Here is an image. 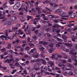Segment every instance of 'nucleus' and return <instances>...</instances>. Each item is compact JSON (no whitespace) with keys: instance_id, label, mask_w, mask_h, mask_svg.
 I'll return each instance as SVG.
<instances>
[{"instance_id":"f257e3e1","label":"nucleus","mask_w":77,"mask_h":77,"mask_svg":"<svg viewBox=\"0 0 77 77\" xmlns=\"http://www.w3.org/2000/svg\"><path fill=\"white\" fill-rule=\"evenodd\" d=\"M50 3H49V5L51 6H53V5L56 3V2L57 1V0H50Z\"/></svg>"},{"instance_id":"f03ea898","label":"nucleus","mask_w":77,"mask_h":77,"mask_svg":"<svg viewBox=\"0 0 77 77\" xmlns=\"http://www.w3.org/2000/svg\"><path fill=\"white\" fill-rule=\"evenodd\" d=\"M73 11H72L70 12L69 13V15H70V16L72 18H74L75 17V16L74 15V14L72 13Z\"/></svg>"},{"instance_id":"7ed1b4c3","label":"nucleus","mask_w":77,"mask_h":77,"mask_svg":"<svg viewBox=\"0 0 77 77\" xmlns=\"http://www.w3.org/2000/svg\"><path fill=\"white\" fill-rule=\"evenodd\" d=\"M9 31V30H6L5 32V34H6L4 38H5L6 40H8V32Z\"/></svg>"},{"instance_id":"20e7f679","label":"nucleus","mask_w":77,"mask_h":77,"mask_svg":"<svg viewBox=\"0 0 77 77\" xmlns=\"http://www.w3.org/2000/svg\"><path fill=\"white\" fill-rule=\"evenodd\" d=\"M62 14H61V16L62 17H69V16L68 15H67V16H66V13L62 11Z\"/></svg>"},{"instance_id":"39448f33","label":"nucleus","mask_w":77,"mask_h":77,"mask_svg":"<svg viewBox=\"0 0 77 77\" xmlns=\"http://www.w3.org/2000/svg\"><path fill=\"white\" fill-rule=\"evenodd\" d=\"M17 18L16 16H11L10 17V19L11 20H12V21H14L16 20Z\"/></svg>"},{"instance_id":"423d86ee","label":"nucleus","mask_w":77,"mask_h":77,"mask_svg":"<svg viewBox=\"0 0 77 77\" xmlns=\"http://www.w3.org/2000/svg\"><path fill=\"white\" fill-rule=\"evenodd\" d=\"M55 12L56 13H57V14H59V13H61V12H62V9H57L55 11Z\"/></svg>"},{"instance_id":"0eeeda50","label":"nucleus","mask_w":77,"mask_h":77,"mask_svg":"<svg viewBox=\"0 0 77 77\" xmlns=\"http://www.w3.org/2000/svg\"><path fill=\"white\" fill-rule=\"evenodd\" d=\"M39 51H42L43 49H45V48L43 47L42 46H40L39 47Z\"/></svg>"},{"instance_id":"6e6552de","label":"nucleus","mask_w":77,"mask_h":77,"mask_svg":"<svg viewBox=\"0 0 77 77\" xmlns=\"http://www.w3.org/2000/svg\"><path fill=\"white\" fill-rule=\"evenodd\" d=\"M54 51V49L53 48H51L49 50L48 52L50 53H52Z\"/></svg>"},{"instance_id":"1a4fd4ad","label":"nucleus","mask_w":77,"mask_h":77,"mask_svg":"<svg viewBox=\"0 0 77 77\" xmlns=\"http://www.w3.org/2000/svg\"><path fill=\"white\" fill-rule=\"evenodd\" d=\"M6 23L7 24H8V25H11V22L9 20H7Z\"/></svg>"},{"instance_id":"9d476101","label":"nucleus","mask_w":77,"mask_h":77,"mask_svg":"<svg viewBox=\"0 0 77 77\" xmlns=\"http://www.w3.org/2000/svg\"><path fill=\"white\" fill-rule=\"evenodd\" d=\"M16 5H17V7L19 8H20V6L21 5V4H20V3L19 2H17L16 4Z\"/></svg>"},{"instance_id":"9b49d317","label":"nucleus","mask_w":77,"mask_h":77,"mask_svg":"<svg viewBox=\"0 0 77 77\" xmlns=\"http://www.w3.org/2000/svg\"><path fill=\"white\" fill-rule=\"evenodd\" d=\"M66 45L67 46H68L69 47H72V44H69V43H66Z\"/></svg>"},{"instance_id":"f8f14e48","label":"nucleus","mask_w":77,"mask_h":77,"mask_svg":"<svg viewBox=\"0 0 77 77\" xmlns=\"http://www.w3.org/2000/svg\"><path fill=\"white\" fill-rule=\"evenodd\" d=\"M40 60L42 62L43 65L46 63V61L45 60H43L42 59H40Z\"/></svg>"},{"instance_id":"ddd939ff","label":"nucleus","mask_w":77,"mask_h":77,"mask_svg":"<svg viewBox=\"0 0 77 77\" xmlns=\"http://www.w3.org/2000/svg\"><path fill=\"white\" fill-rule=\"evenodd\" d=\"M19 42H20V40L18 39L16 40L13 42V44H14L15 43H19Z\"/></svg>"},{"instance_id":"4468645a","label":"nucleus","mask_w":77,"mask_h":77,"mask_svg":"<svg viewBox=\"0 0 77 77\" xmlns=\"http://www.w3.org/2000/svg\"><path fill=\"white\" fill-rule=\"evenodd\" d=\"M18 7L17 6V5H16V4H15L14 6H13V9H18Z\"/></svg>"},{"instance_id":"2eb2a0df","label":"nucleus","mask_w":77,"mask_h":77,"mask_svg":"<svg viewBox=\"0 0 77 77\" xmlns=\"http://www.w3.org/2000/svg\"><path fill=\"white\" fill-rule=\"evenodd\" d=\"M49 64L51 65V67H52V66H53V65H54V63H53V62L51 61H49Z\"/></svg>"},{"instance_id":"dca6fc26","label":"nucleus","mask_w":77,"mask_h":77,"mask_svg":"<svg viewBox=\"0 0 77 77\" xmlns=\"http://www.w3.org/2000/svg\"><path fill=\"white\" fill-rule=\"evenodd\" d=\"M53 21L55 23H57L59 21V19H54L53 20Z\"/></svg>"},{"instance_id":"f3484780","label":"nucleus","mask_w":77,"mask_h":77,"mask_svg":"<svg viewBox=\"0 0 77 77\" xmlns=\"http://www.w3.org/2000/svg\"><path fill=\"white\" fill-rule=\"evenodd\" d=\"M67 74H68L69 76H70L71 75H73V73H72V72H70Z\"/></svg>"},{"instance_id":"a211bd4d","label":"nucleus","mask_w":77,"mask_h":77,"mask_svg":"<svg viewBox=\"0 0 77 77\" xmlns=\"http://www.w3.org/2000/svg\"><path fill=\"white\" fill-rule=\"evenodd\" d=\"M38 56H39V54H37L35 55L33 57L35 58H37V57H38Z\"/></svg>"},{"instance_id":"6ab92c4d","label":"nucleus","mask_w":77,"mask_h":77,"mask_svg":"<svg viewBox=\"0 0 77 77\" xmlns=\"http://www.w3.org/2000/svg\"><path fill=\"white\" fill-rule=\"evenodd\" d=\"M15 35L14 34V35H13V36H11L10 37V39H11V40H12L14 38V37H15Z\"/></svg>"},{"instance_id":"aec40b11","label":"nucleus","mask_w":77,"mask_h":77,"mask_svg":"<svg viewBox=\"0 0 77 77\" xmlns=\"http://www.w3.org/2000/svg\"><path fill=\"white\" fill-rule=\"evenodd\" d=\"M1 52H5V51H6V48H4L2 49H1Z\"/></svg>"},{"instance_id":"412c9836","label":"nucleus","mask_w":77,"mask_h":77,"mask_svg":"<svg viewBox=\"0 0 77 77\" xmlns=\"http://www.w3.org/2000/svg\"><path fill=\"white\" fill-rule=\"evenodd\" d=\"M26 31H27L28 33H31V30L30 28H29L27 29V30H26Z\"/></svg>"},{"instance_id":"4be33fe9","label":"nucleus","mask_w":77,"mask_h":77,"mask_svg":"<svg viewBox=\"0 0 77 77\" xmlns=\"http://www.w3.org/2000/svg\"><path fill=\"white\" fill-rule=\"evenodd\" d=\"M67 65V66H70V67H71V68L72 67V65L70 63H68Z\"/></svg>"},{"instance_id":"5701e85b","label":"nucleus","mask_w":77,"mask_h":77,"mask_svg":"<svg viewBox=\"0 0 77 77\" xmlns=\"http://www.w3.org/2000/svg\"><path fill=\"white\" fill-rule=\"evenodd\" d=\"M62 9H65V10H66V9H68V7L66 6H63L62 7Z\"/></svg>"},{"instance_id":"b1692460","label":"nucleus","mask_w":77,"mask_h":77,"mask_svg":"<svg viewBox=\"0 0 77 77\" xmlns=\"http://www.w3.org/2000/svg\"><path fill=\"white\" fill-rule=\"evenodd\" d=\"M45 9L46 10H47V11H50V12H51L52 11L51 10H50V9L48 8V7H45Z\"/></svg>"},{"instance_id":"393cba45","label":"nucleus","mask_w":77,"mask_h":77,"mask_svg":"<svg viewBox=\"0 0 77 77\" xmlns=\"http://www.w3.org/2000/svg\"><path fill=\"white\" fill-rule=\"evenodd\" d=\"M57 41H58L59 42H61V41H62V39L59 38H57Z\"/></svg>"},{"instance_id":"a878e982","label":"nucleus","mask_w":77,"mask_h":77,"mask_svg":"<svg viewBox=\"0 0 77 77\" xmlns=\"http://www.w3.org/2000/svg\"><path fill=\"white\" fill-rule=\"evenodd\" d=\"M7 19L6 18H5L4 19H3L2 20V22H5V21H6V20H7Z\"/></svg>"},{"instance_id":"bb28decb","label":"nucleus","mask_w":77,"mask_h":77,"mask_svg":"<svg viewBox=\"0 0 77 77\" xmlns=\"http://www.w3.org/2000/svg\"><path fill=\"white\" fill-rule=\"evenodd\" d=\"M67 62H71V63H72V61H71V58H69L68 60H67Z\"/></svg>"},{"instance_id":"cd10ccee","label":"nucleus","mask_w":77,"mask_h":77,"mask_svg":"<svg viewBox=\"0 0 77 77\" xmlns=\"http://www.w3.org/2000/svg\"><path fill=\"white\" fill-rule=\"evenodd\" d=\"M36 28L35 27H32L31 28V30H32V31H33L35 30V29Z\"/></svg>"},{"instance_id":"c85d7f7f","label":"nucleus","mask_w":77,"mask_h":77,"mask_svg":"<svg viewBox=\"0 0 77 77\" xmlns=\"http://www.w3.org/2000/svg\"><path fill=\"white\" fill-rule=\"evenodd\" d=\"M66 74H68V72H64L63 73V75H64L66 76V75H66Z\"/></svg>"},{"instance_id":"c756f323","label":"nucleus","mask_w":77,"mask_h":77,"mask_svg":"<svg viewBox=\"0 0 77 77\" xmlns=\"http://www.w3.org/2000/svg\"><path fill=\"white\" fill-rule=\"evenodd\" d=\"M45 3H50V1H48V0H45Z\"/></svg>"},{"instance_id":"7c9ffc66","label":"nucleus","mask_w":77,"mask_h":77,"mask_svg":"<svg viewBox=\"0 0 77 77\" xmlns=\"http://www.w3.org/2000/svg\"><path fill=\"white\" fill-rule=\"evenodd\" d=\"M68 38V37H66V36H63L62 37V38L63 39H66V38Z\"/></svg>"},{"instance_id":"2f4dec72","label":"nucleus","mask_w":77,"mask_h":77,"mask_svg":"<svg viewBox=\"0 0 77 77\" xmlns=\"http://www.w3.org/2000/svg\"><path fill=\"white\" fill-rule=\"evenodd\" d=\"M29 27V25H28L27 26L26 28L25 29V31H27V29H28V28Z\"/></svg>"},{"instance_id":"473e14b6","label":"nucleus","mask_w":77,"mask_h":77,"mask_svg":"<svg viewBox=\"0 0 77 77\" xmlns=\"http://www.w3.org/2000/svg\"><path fill=\"white\" fill-rule=\"evenodd\" d=\"M69 1L71 3H73L74 2V0H69Z\"/></svg>"},{"instance_id":"72a5a7b5","label":"nucleus","mask_w":77,"mask_h":77,"mask_svg":"<svg viewBox=\"0 0 77 77\" xmlns=\"http://www.w3.org/2000/svg\"><path fill=\"white\" fill-rule=\"evenodd\" d=\"M26 63H21V65L22 66H25V65H26Z\"/></svg>"},{"instance_id":"f704fd0d","label":"nucleus","mask_w":77,"mask_h":77,"mask_svg":"<svg viewBox=\"0 0 77 77\" xmlns=\"http://www.w3.org/2000/svg\"><path fill=\"white\" fill-rule=\"evenodd\" d=\"M50 75H56V73L53 72L50 73Z\"/></svg>"},{"instance_id":"c9c22d12","label":"nucleus","mask_w":77,"mask_h":77,"mask_svg":"<svg viewBox=\"0 0 77 77\" xmlns=\"http://www.w3.org/2000/svg\"><path fill=\"white\" fill-rule=\"evenodd\" d=\"M29 3L30 5V7H32L33 6V5H32V4L30 1L29 2Z\"/></svg>"},{"instance_id":"e433bc0d","label":"nucleus","mask_w":77,"mask_h":77,"mask_svg":"<svg viewBox=\"0 0 77 77\" xmlns=\"http://www.w3.org/2000/svg\"><path fill=\"white\" fill-rule=\"evenodd\" d=\"M38 3H39V2H37L35 4V6H38Z\"/></svg>"},{"instance_id":"4c0bfd02","label":"nucleus","mask_w":77,"mask_h":77,"mask_svg":"<svg viewBox=\"0 0 77 77\" xmlns=\"http://www.w3.org/2000/svg\"><path fill=\"white\" fill-rule=\"evenodd\" d=\"M51 57L53 60H54V58L55 57V55H52V56H51Z\"/></svg>"},{"instance_id":"58836bf2","label":"nucleus","mask_w":77,"mask_h":77,"mask_svg":"<svg viewBox=\"0 0 77 77\" xmlns=\"http://www.w3.org/2000/svg\"><path fill=\"white\" fill-rule=\"evenodd\" d=\"M45 16V14H41V17H42V18H44V17Z\"/></svg>"},{"instance_id":"ea45409f","label":"nucleus","mask_w":77,"mask_h":77,"mask_svg":"<svg viewBox=\"0 0 77 77\" xmlns=\"http://www.w3.org/2000/svg\"><path fill=\"white\" fill-rule=\"evenodd\" d=\"M73 52V51H71L69 52V54H72Z\"/></svg>"},{"instance_id":"a19ab883","label":"nucleus","mask_w":77,"mask_h":77,"mask_svg":"<svg viewBox=\"0 0 77 77\" xmlns=\"http://www.w3.org/2000/svg\"><path fill=\"white\" fill-rule=\"evenodd\" d=\"M7 47L11 48V44L9 43L7 46Z\"/></svg>"},{"instance_id":"79ce46f5","label":"nucleus","mask_w":77,"mask_h":77,"mask_svg":"<svg viewBox=\"0 0 77 77\" xmlns=\"http://www.w3.org/2000/svg\"><path fill=\"white\" fill-rule=\"evenodd\" d=\"M23 8L21 7L18 9V11H21V10H23Z\"/></svg>"},{"instance_id":"37998d69","label":"nucleus","mask_w":77,"mask_h":77,"mask_svg":"<svg viewBox=\"0 0 77 77\" xmlns=\"http://www.w3.org/2000/svg\"><path fill=\"white\" fill-rule=\"evenodd\" d=\"M44 71H45V70H46V71H47V67L45 66L44 68Z\"/></svg>"},{"instance_id":"c03bdc74","label":"nucleus","mask_w":77,"mask_h":77,"mask_svg":"<svg viewBox=\"0 0 77 77\" xmlns=\"http://www.w3.org/2000/svg\"><path fill=\"white\" fill-rule=\"evenodd\" d=\"M36 11H41L40 10V8H37L36 9Z\"/></svg>"},{"instance_id":"a18cd8bd","label":"nucleus","mask_w":77,"mask_h":77,"mask_svg":"<svg viewBox=\"0 0 77 77\" xmlns=\"http://www.w3.org/2000/svg\"><path fill=\"white\" fill-rule=\"evenodd\" d=\"M40 56L42 57H45V56L43 55V54H40Z\"/></svg>"},{"instance_id":"49530a36","label":"nucleus","mask_w":77,"mask_h":77,"mask_svg":"<svg viewBox=\"0 0 77 77\" xmlns=\"http://www.w3.org/2000/svg\"><path fill=\"white\" fill-rule=\"evenodd\" d=\"M60 46V45L59 44V43H58L56 45V47H59Z\"/></svg>"},{"instance_id":"de8ad7c7","label":"nucleus","mask_w":77,"mask_h":77,"mask_svg":"<svg viewBox=\"0 0 77 77\" xmlns=\"http://www.w3.org/2000/svg\"><path fill=\"white\" fill-rule=\"evenodd\" d=\"M69 26H74V24H72L71 23H70L69 24Z\"/></svg>"},{"instance_id":"09e8293b","label":"nucleus","mask_w":77,"mask_h":77,"mask_svg":"<svg viewBox=\"0 0 77 77\" xmlns=\"http://www.w3.org/2000/svg\"><path fill=\"white\" fill-rule=\"evenodd\" d=\"M12 30L13 32H15V30L16 31V29H15V27H13L12 28Z\"/></svg>"},{"instance_id":"8fccbe9b","label":"nucleus","mask_w":77,"mask_h":77,"mask_svg":"<svg viewBox=\"0 0 77 77\" xmlns=\"http://www.w3.org/2000/svg\"><path fill=\"white\" fill-rule=\"evenodd\" d=\"M48 71H50V72H52L51 69L50 68H48Z\"/></svg>"},{"instance_id":"3c124183","label":"nucleus","mask_w":77,"mask_h":77,"mask_svg":"<svg viewBox=\"0 0 77 77\" xmlns=\"http://www.w3.org/2000/svg\"><path fill=\"white\" fill-rule=\"evenodd\" d=\"M67 31L69 32H71V28H69L67 30Z\"/></svg>"},{"instance_id":"603ef678","label":"nucleus","mask_w":77,"mask_h":77,"mask_svg":"<svg viewBox=\"0 0 77 77\" xmlns=\"http://www.w3.org/2000/svg\"><path fill=\"white\" fill-rule=\"evenodd\" d=\"M23 73L25 74H27V71L26 70L23 71Z\"/></svg>"},{"instance_id":"864d4df0","label":"nucleus","mask_w":77,"mask_h":77,"mask_svg":"<svg viewBox=\"0 0 77 77\" xmlns=\"http://www.w3.org/2000/svg\"><path fill=\"white\" fill-rule=\"evenodd\" d=\"M47 36H48V37H50L51 35L50 34L48 33L47 34Z\"/></svg>"},{"instance_id":"5fc2aeb1","label":"nucleus","mask_w":77,"mask_h":77,"mask_svg":"<svg viewBox=\"0 0 77 77\" xmlns=\"http://www.w3.org/2000/svg\"><path fill=\"white\" fill-rule=\"evenodd\" d=\"M25 3L28 6H29V2H25Z\"/></svg>"},{"instance_id":"6e6d98bb","label":"nucleus","mask_w":77,"mask_h":77,"mask_svg":"<svg viewBox=\"0 0 77 77\" xmlns=\"http://www.w3.org/2000/svg\"><path fill=\"white\" fill-rule=\"evenodd\" d=\"M20 51H21L22 52H23L24 51V48H21L20 49Z\"/></svg>"},{"instance_id":"4d7b16f0","label":"nucleus","mask_w":77,"mask_h":77,"mask_svg":"<svg viewBox=\"0 0 77 77\" xmlns=\"http://www.w3.org/2000/svg\"><path fill=\"white\" fill-rule=\"evenodd\" d=\"M47 42H43V45H47Z\"/></svg>"},{"instance_id":"13d9d810","label":"nucleus","mask_w":77,"mask_h":77,"mask_svg":"<svg viewBox=\"0 0 77 77\" xmlns=\"http://www.w3.org/2000/svg\"><path fill=\"white\" fill-rule=\"evenodd\" d=\"M10 5H13V4H14V2H10Z\"/></svg>"},{"instance_id":"bf43d9fd","label":"nucleus","mask_w":77,"mask_h":77,"mask_svg":"<svg viewBox=\"0 0 77 77\" xmlns=\"http://www.w3.org/2000/svg\"><path fill=\"white\" fill-rule=\"evenodd\" d=\"M34 33H36V34H37V33H38V30H36L35 31H34Z\"/></svg>"},{"instance_id":"052dcab7","label":"nucleus","mask_w":77,"mask_h":77,"mask_svg":"<svg viewBox=\"0 0 77 77\" xmlns=\"http://www.w3.org/2000/svg\"><path fill=\"white\" fill-rule=\"evenodd\" d=\"M20 21H21V22H22V23L23 22H24V21H25V20H26V19H24V20H22V19H20Z\"/></svg>"},{"instance_id":"680f3d73","label":"nucleus","mask_w":77,"mask_h":77,"mask_svg":"<svg viewBox=\"0 0 77 77\" xmlns=\"http://www.w3.org/2000/svg\"><path fill=\"white\" fill-rule=\"evenodd\" d=\"M32 12H35V8H32Z\"/></svg>"},{"instance_id":"e2e57ef3","label":"nucleus","mask_w":77,"mask_h":77,"mask_svg":"<svg viewBox=\"0 0 77 77\" xmlns=\"http://www.w3.org/2000/svg\"><path fill=\"white\" fill-rule=\"evenodd\" d=\"M30 46H35V45H34V44L33 43H30L29 45Z\"/></svg>"},{"instance_id":"0e129e2a","label":"nucleus","mask_w":77,"mask_h":77,"mask_svg":"<svg viewBox=\"0 0 77 77\" xmlns=\"http://www.w3.org/2000/svg\"><path fill=\"white\" fill-rule=\"evenodd\" d=\"M60 30L57 29V30L56 31V32L57 33H59V32H60Z\"/></svg>"},{"instance_id":"69168bd1","label":"nucleus","mask_w":77,"mask_h":77,"mask_svg":"<svg viewBox=\"0 0 77 77\" xmlns=\"http://www.w3.org/2000/svg\"><path fill=\"white\" fill-rule=\"evenodd\" d=\"M38 35L39 36H42V32H40L39 33Z\"/></svg>"},{"instance_id":"338daca9","label":"nucleus","mask_w":77,"mask_h":77,"mask_svg":"<svg viewBox=\"0 0 77 77\" xmlns=\"http://www.w3.org/2000/svg\"><path fill=\"white\" fill-rule=\"evenodd\" d=\"M48 26H52V25L50 23H48Z\"/></svg>"},{"instance_id":"774afa93","label":"nucleus","mask_w":77,"mask_h":77,"mask_svg":"<svg viewBox=\"0 0 77 77\" xmlns=\"http://www.w3.org/2000/svg\"><path fill=\"white\" fill-rule=\"evenodd\" d=\"M77 5H75L74 7V9H77Z\"/></svg>"}]
</instances>
